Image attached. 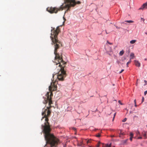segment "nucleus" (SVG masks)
Returning <instances> with one entry per match:
<instances>
[{
  "label": "nucleus",
  "mask_w": 147,
  "mask_h": 147,
  "mask_svg": "<svg viewBox=\"0 0 147 147\" xmlns=\"http://www.w3.org/2000/svg\"><path fill=\"white\" fill-rule=\"evenodd\" d=\"M49 92L47 93L46 95V99H45V101L43 102V103L46 104L49 101V107H47L46 109H43L42 114L44 116L42 118L41 120L45 118V122L44 123V125H42L41 128L43 133L44 134L45 138L46 141V143L49 144L50 147H56L58 144L59 140L53 134H51V129L50 125L48 122V117L51 113L50 109L52 107L51 105L53 104L51 97L53 96L52 93H50V96H49Z\"/></svg>",
  "instance_id": "obj_1"
},
{
  "label": "nucleus",
  "mask_w": 147,
  "mask_h": 147,
  "mask_svg": "<svg viewBox=\"0 0 147 147\" xmlns=\"http://www.w3.org/2000/svg\"><path fill=\"white\" fill-rule=\"evenodd\" d=\"M51 28L50 38L52 41L51 44L54 47V53L55 55L54 62L56 63V65L59 64V66L60 67V70L57 75V78L59 80L63 81L66 76L64 69L66 63L63 60L62 53H59L57 52L58 50L62 46L61 42L58 40L57 38L60 30L59 26L57 27L56 28L52 27Z\"/></svg>",
  "instance_id": "obj_2"
},
{
  "label": "nucleus",
  "mask_w": 147,
  "mask_h": 147,
  "mask_svg": "<svg viewBox=\"0 0 147 147\" xmlns=\"http://www.w3.org/2000/svg\"><path fill=\"white\" fill-rule=\"evenodd\" d=\"M64 3L58 8L55 7H48L47 8V11L51 13H56L58 11H62L64 9L67 8L65 11V13L70 10L71 7H74L76 4H80L81 3L80 1L76 0H64Z\"/></svg>",
  "instance_id": "obj_3"
},
{
  "label": "nucleus",
  "mask_w": 147,
  "mask_h": 147,
  "mask_svg": "<svg viewBox=\"0 0 147 147\" xmlns=\"http://www.w3.org/2000/svg\"><path fill=\"white\" fill-rule=\"evenodd\" d=\"M56 82H51V85L49 87V90L51 91V92H49V96H50V93H52V91H54L57 90V86L56 85ZM49 92H47L46 94L45 95V97H44V100H45V99H46V95ZM45 100L43 101H44Z\"/></svg>",
  "instance_id": "obj_4"
},
{
  "label": "nucleus",
  "mask_w": 147,
  "mask_h": 147,
  "mask_svg": "<svg viewBox=\"0 0 147 147\" xmlns=\"http://www.w3.org/2000/svg\"><path fill=\"white\" fill-rule=\"evenodd\" d=\"M147 9V3L143 4L141 7L139 9V10H143Z\"/></svg>",
  "instance_id": "obj_5"
},
{
  "label": "nucleus",
  "mask_w": 147,
  "mask_h": 147,
  "mask_svg": "<svg viewBox=\"0 0 147 147\" xmlns=\"http://www.w3.org/2000/svg\"><path fill=\"white\" fill-rule=\"evenodd\" d=\"M135 63L136 65L138 67H140V63L138 61L135 60Z\"/></svg>",
  "instance_id": "obj_6"
},
{
  "label": "nucleus",
  "mask_w": 147,
  "mask_h": 147,
  "mask_svg": "<svg viewBox=\"0 0 147 147\" xmlns=\"http://www.w3.org/2000/svg\"><path fill=\"white\" fill-rule=\"evenodd\" d=\"M142 134L144 137V138H146V132L145 131H143L142 132Z\"/></svg>",
  "instance_id": "obj_7"
},
{
  "label": "nucleus",
  "mask_w": 147,
  "mask_h": 147,
  "mask_svg": "<svg viewBox=\"0 0 147 147\" xmlns=\"http://www.w3.org/2000/svg\"><path fill=\"white\" fill-rule=\"evenodd\" d=\"M83 142H84L82 141L80 143H78V146H82L83 145H84V144Z\"/></svg>",
  "instance_id": "obj_8"
},
{
  "label": "nucleus",
  "mask_w": 147,
  "mask_h": 147,
  "mask_svg": "<svg viewBox=\"0 0 147 147\" xmlns=\"http://www.w3.org/2000/svg\"><path fill=\"white\" fill-rule=\"evenodd\" d=\"M124 52V51L123 50L120 51L119 53V55L120 56H122Z\"/></svg>",
  "instance_id": "obj_9"
},
{
  "label": "nucleus",
  "mask_w": 147,
  "mask_h": 147,
  "mask_svg": "<svg viewBox=\"0 0 147 147\" xmlns=\"http://www.w3.org/2000/svg\"><path fill=\"white\" fill-rule=\"evenodd\" d=\"M130 56L131 57L130 59H133L134 57V54L133 53H131L130 54Z\"/></svg>",
  "instance_id": "obj_10"
},
{
  "label": "nucleus",
  "mask_w": 147,
  "mask_h": 147,
  "mask_svg": "<svg viewBox=\"0 0 147 147\" xmlns=\"http://www.w3.org/2000/svg\"><path fill=\"white\" fill-rule=\"evenodd\" d=\"M136 42V40H132L130 41V43L131 44L134 43Z\"/></svg>",
  "instance_id": "obj_11"
},
{
  "label": "nucleus",
  "mask_w": 147,
  "mask_h": 147,
  "mask_svg": "<svg viewBox=\"0 0 147 147\" xmlns=\"http://www.w3.org/2000/svg\"><path fill=\"white\" fill-rule=\"evenodd\" d=\"M136 134L137 136H141L140 132L138 131H137L136 132Z\"/></svg>",
  "instance_id": "obj_12"
},
{
  "label": "nucleus",
  "mask_w": 147,
  "mask_h": 147,
  "mask_svg": "<svg viewBox=\"0 0 147 147\" xmlns=\"http://www.w3.org/2000/svg\"><path fill=\"white\" fill-rule=\"evenodd\" d=\"M125 22L128 23H133L134 22L132 20H127L125 21Z\"/></svg>",
  "instance_id": "obj_13"
},
{
  "label": "nucleus",
  "mask_w": 147,
  "mask_h": 147,
  "mask_svg": "<svg viewBox=\"0 0 147 147\" xmlns=\"http://www.w3.org/2000/svg\"><path fill=\"white\" fill-rule=\"evenodd\" d=\"M109 146H111V144L109 145L108 144L103 145L102 147H109Z\"/></svg>",
  "instance_id": "obj_14"
},
{
  "label": "nucleus",
  "mask_w": 147,
  "mask_h": 147,
  "mask_svg": "<svg viewBox=\"0 0 147 147\" xmlns=\"http://www.w3.org/2000/svg\"><path fill=\"white\" fill-rule=\"evenodd\" d=\"M101 143L100 142H99L98 144H97V145H96V147H99V146H100V144Z\"/></svg>",
  "instance_id": "obj_15"
},
{
  "label": "nucleus",
  "mask_w": 147,
  "mask_h": 147,
  "mask_svg": "<svg viewBox=\"0 0 147 147\" xmlns=\"http://www.w3.org/2000/svg\"><path fill=\"white\" fill-rule=\"evenodd\" d=\"M130 137H133V136H134V134H133L131 132L130 133Z\"/></svg>",
  "instance_id": "obj_16"
},
{
  "label": "nucleus",
  "mask_w": 147,
  "mask_h": 147,
  "mask_svg": "<svg viewBox=\"0 0 147 147\" xmlns=\"http://www.w3.org/2000/svg\"><path fill=\"white\" fill-rule=\"evenodd\" d=\"M130 62H131V59H130V61H128V62H127V67H128V65L129 64Z\"/></svg>",
  "instance_id": "obj_17"
},
{
  "label": "nucleus",
  "mask_w": 147,
  "mask_h": 147,
  "mask_svg": "<svg viewBox=\"0 0 147 147\" xmlns=\"http://www.w3.org/2000/svg\"><path fill=\"white\" fill-rule=\"evenodd\" d=\"M101 136L100 134H98L97 135H96V136L98 137H100Z\"/></svg>",
  "instance_id": "obj_18"
},
{
  "label": "nucleus",
  "mask_w": 147,
  "mask_h": 147,
  "mask_svg": "<svg viewBox=\"0 0 147 147\" xmlns=\"http://www.w3.org/2000/svg\"><path fill=\"white\" fill-rule=\"evenodd\" d=\"M127 120V119L126 118H125L123 119V120L122 121L123 122H125Z\"/></svg>",
  "instance_id": "obj_19"
},
{
  "label": "nucleus",
  "mask_w": 147,
  "mask_h": 147,
  "mask_svg": "<svg viewBox=\"0 0 147 147\" xmlns=\"http://www.w3.org/2000/svg\"><path fill=\"white\" fill-rule=\"evenodd\" d=\"M138 139H142V137L141 136H140V137H139L137 138Z\"/></svg>",
  "instance_id": "obj_20"
},
{
  "label": "nucleus",
  "mask_w": 147,
  "mask_h": 147,
  "mask_svg": "<svg viewBox=\"0 0 147 147\" xmlns=\"http://www.w3.org/2000/svg\"><path fill=\"white\" fill-rule=\"evenodd\" d=\"M107 43H108L110 45H112L113 44L112 43H110V42H109L108 41H107Z\"/></svg>",
  "instance_id": "obj_21"
},
{
  "label": "nucleus",
  "mask_w": 147,
  "mask_h": 147,
  "mask_svg": "<svg viewBox=\"0 0 147 147\" xmlns=\"http://www.w3.org/2000/svg\"><path fill=\"white\" fill-rule=\"evenodd\" d=\"M144 98L143 97H142V103L144 101Z\"/></svg>",
  "instance_id": "obj_22"
},
{
  "label": "nucleus",
  "mask_w": 147,
  "mask_h": 147,
  "mask_svg": "<svg viewBox=\"0 0 147 147\" xmlns=\"http://www.w3.org/2000/svg\"><path fill=\"white\" fill-rule=\"evenodd\" d=\"M118 102L121 105H122L123 104H122V103L121 102V101L120 100H119L118 101Z\"/></svg>",
  "instance_id": "obj_23"
},
{
  "label": "nucleus",
  "mask_w": 147,
  "mask_h": 147,
  "mask_svg": "<svg viewBox=\"0 0 147 147\" xmlns=\"http://www.w3.org/2000/svg\"><path fill=\"white\" fill-rule=\"evenodd\" d=\"M116 113H115L114 114V117H113V120H114V118H115V115H116Z\"/></svg>",
  "instance_id": "obj_24"
},
{
  "label": "nucleus",
  "mask_w": 147,
  "mask_h": 147,
  "mask_svg": "<svg viewBox=\"0 0 147 147\" xmlns=\"http://www.w3.org/2000/svg\"><path fill=\"white\" fill-rule=\"evenodd\" d=\"M124 70L123 69H122L121 71L119 72V74H121L122 73L123 71Z\"/></svg>",
  "instance_id": "obj_25"
},
{
  "label": "nucleus",
  "mask_w": 147,
  "mask_h": 147,
  "mask_svg": "<svg viewBox=\"0 0 147 147\" xmlns=\"http://www.w3.org/2000/svg\"><path fill=\"white\" fill-rule=\"evenodd\" d=\"M90 140H88V141H87V144H88V143H90Z\"/></svg>",
  "instance_id": "obj_26"
},
{
  "label": "nucleus",
  "mask_w": 147,
  "mask_h": 147,
  "mask_svg": "<svg viewBox=\"0 0 147 147\" xmlns=\"http://www.w3.org/2000/svg\"><path fill=\"white\" fill-rule=\"evenodd\" d=\"M133 137H130V140L131 141H132V138H133Z\"/></svg>",
  "instance_id": "obj_27"
},
{
  "label": "nucleus",
  "mask_w": 147,
  "mask_h": 147,
  "mask_svg": "<svg viewBox=\"0 0 147 147\" xmlns=\"http://www.w3.org/2000/svg\"><path fill=\"white\" fill-rule=\"evenodd\" d=\"M144 95H146L147 94V91H145L144 92Z\"/></svg>",
  "instance_id": "obj_28"
},
{
  "label": "nucleus",
  "mask_w": 147,
  "mask_h": 147,
  "mask_svg": "<svg viewBox=\"0 0 147 147\" xmlns=\"http://www.w3.org/2000/svg\"><path fill=\"white\" fill-rule=\"evenodd\" d=\"M144 82L146 83V84L144 85H146L147 84L146 83L147 82V81L146 80H144Z\"/></svg>",
  "instance_id": "obj_29"
},
{
  "label": "nucleus",
  "mask_w": 147,
  "mask_h": 147,
  "mask_svg": "<svg viewBox=\"0 0 147 147\" xmlns=\"http://www.w3.org/2000/svg\"><path fill=\"white\" fill-rule=\"evenodd\" d=\"M141 19L143 21H144V19L142 18H141Z\"/></svg>",
  "instance_id": "obj_30"
},
{
  "label": "nucleus",
  "mask_w": 147,
  "mask_h": 147,
  "mask_svg": "<svg viewBox=\"0 0 147 147\" xmlns=\"http://www.w3.org/2000/svg\"><path fill=\"white\" fill-rule=\"evenodd\" d=\"M134 102L135 104L136 103V99H135L134 100Z\"/></svg>",
  "instance_id": "obj_31"
},
{
  "label": "nucleus",
  "mask_w": 147,
  "mask_h": 147,
  "mask_svg": "<svg viewBox=\"0 0 147 147\" xmlns=\"http://www.w3.org/2000/svg\"><path fill=\"white\" fill-rule=\"evenodd\" d=\"M116 28L117 29H119L120 28L119 27H118L117 26H116Z\"/></svg>",
  "instance_id": "obj_32"
},
{
  "label": "nucleus",
  "mask_w": 147,
  "mask_h": 147,
  "mask_svg": "<svg viewBox=\"0 0 147 147\" xmlns=\"http://www.w3.org/2000/svg\"><path fill=\"white\" fill-rule=\"evenodd\" d=\"M135 106L136 107L137 106V105L136 104H136H135Z\"/></svg>",
  "instance_id": "obj_33"
},
{
  "label": "nucleus",
  "mask_w": 147,
  "mask_h": 147,
  "mask_svg": "<svg viewBox=\"0 0 147 147\" xmlns=\"http://www.w3.org/2000/svg\"><path fill=\"white\" fill-rule=\"evenodd\" d=\"M120 134H121V135H124V134H123V133H121Z\"/></svg>",
  "instance_id": "obj_34"
},
{
  "label": "nucleus",
  "mask_w": 147,
  "mask_h": 147,
  "mask_svg": "<svg viewBox=\"0 0 147 147\" xmlns=\"http://www.w3.org/2000/svg\"><path fill=\"white\" fill-rule=\"evenodd\" d=\"M121 134H120L119 135V137H121Z\"/></svg>",
  "instance_id": "obj_35"
},
{
  "label": "nucleus",
  "mask_w": 147,
  "mask_h": 147,
  "mask_svg": "<svg viewBox=\"0 0 147 147\" xmlns=\"http://www.w3.org/2000/svg\"><path fill=\"white\" fill-rule=\"evenodd\" d=\"M106 33L107 34H108V33L107 32V31H106Z\"/></svg>",
  "instance_id": "obj_36"
},
{
  "label": "nucleus",
  "mask_w": 147,
  "mask_h": 147,
  "mask_svg": "<svg viewBox=\"0 0 147 147\" xmlns=\"http://www.w3.org/2000/svg\"><path fill=\"white\" fill-rule=\"evenodd\" d=\"M145 33L147 35V32H146Z\"/></svg>",
  "instance_id": "obj_37"
},
{
  "label": "nucleus",
  "mask_w": 147,
  "mask_h": 147,
  "mask_svg": "<svg viewBox=\"0 0 147 147\" xmlns=\"http://www.w3.org/2000/svg\"><path fill=\"white\" fill-rule=\"evenodd\" d=\"M122 23L123 24H124V22H122Z\"/></svg>",
  "instance_id": "obj_38"
},
{
  "label": "nucleus",
  "mask_w": 147,
  "mask_h": 147,
  "mask_svg": "<svg viewBox=\"0 0 147 147\" xmlns=\"http://www.w3.org/2000/svg\"><path fill=\"white\" fill-rule=\"evenodd\" d=\"M146 59H146H146H145V60L146 61Z\"/></svg>",
  "instance_id": "obj_39"
},
{
  "label": "nucleus",
  "mask_w": 147,
  "mask_h": 147,
  "mask_svg": "<svg viewBox=\"0 0 147 147\" xmlns=\"http://www.w3.org/2000/svg\"><path fill=\"white\" fill-rule=\"evenodd\" d=\"M109 147H111V146H109Z\"/></svg>",
  "instance_id": "obj_40"
},
{
  "label": "nucleus",
  "mask_w": 147,
  "mask_h": 147,
  "mask_svg": "<svg viewBox=\"0 0 147 147\" xmlns=\"http://www.w3.org/2000/svg\"><path fill=\"white\" fill-rule=\"evenodd\" d=\"M89 147H92L91 146H90Z\"/></svg>",
  "instance_id": "obj_41"
},
{
  "label": "nucleus",
  "mask_w": 147,
  "mask_h": 147,
  "mask_svg": "<svg viewBox=\"0 0 147 147\" xmlns=\"http://www.w3.org/2000/svg\"><path fill=\"white\" fill-rule=\"evenodd\" d=\"M107 53H108V51L107 52Z\"/></svg>",
  "instance_id": "obj_42"
},
{
  "label": "nucleus",
  "mask_w": 147,
  "mask_h": 147,
  "mask_svg": "<svg viewBox=\"0 0 147 147\" xmlns=\"http://www.w3.org/2000/svg\"><path fill=\"white\" fill-rule=\"evenodd\" d=\"M109 55H110V54L109 53Z\"/></svg>",
  "instance_id": "obj_43"
}]
</instances>
